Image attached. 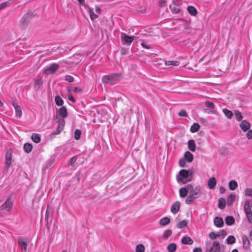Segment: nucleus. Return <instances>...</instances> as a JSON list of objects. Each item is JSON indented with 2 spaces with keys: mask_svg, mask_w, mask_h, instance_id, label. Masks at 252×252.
Masks as SVG:
<instances>
[{
  "mask_svg": "<svg viewBox=\"0 0 252 252\" xmlns=\"http://www.w3.org/2000/svg\"><path fill=\"white\" fill-rule=\"evenodd\" d=\"M88 12L90 15V18L93 20L94 19H95L98 17V16L95 14L94 11L91 9L90 8H88Z\"/></svg>",
  "mask_w": 252,
  "mask_h": 252,
  "instance_id": "c9c22d12",
  "label": "nucleus"
},
{
  "mask_svg": "<svg viewBox=\"0 0 252 252\" xmlns=\"http://www.w3.org/2000/svg\"><path fill=\"white\" fill-rule=\"evenodd\" d=\"M159 4L161 7H164L166 5V1L165 0H160Z\"/></svg>",
  "mask_w": 252,
  "mask_h": 252,
  "instance_id": "bf43d9fd",
  "label": "nucleus"
},
{
  "mask_svg": "<svg viewBox=\"0 0 252 252\" xmlns=\"http://www.w3.org/2000/svg\"><path fill=\"white\" fill-rule=\"evenodd\" d=\"M179 164L182 167H184L186 165V160L184 158H182L179 160Z\"/></svg>",
  "mask_w": 252,
  "mask_h": 252,
  "instance_id": "13d9d810",
  "label": "nucleus"
},
{
  "mask_svg": "<svg viewBox=\"0 0 252 252\" xmlns=\"http://www.w3.org/2000/svg\"><path fill=\"white\" fill-rule=\"evenodd\" d=\"M188 148L191 151L194 152L196 151V144L193 140H189L188 142Z\"/></svg>",
  "mask_w": 252,
  "mask_h": 252,
  "instance_id": "dca6fc26",
  "label": "nucleus"
},
{
  "mask_svg": "<svg viewBox=\"0 0 252 252\" xmlns=\"http://www.w3.org/2000/svg\"><path fill=\"white\" fill-rule=\"evenodd\" d=\"M172 233V232L171 230H166L164 231L162 237L163 238L166 239L171 235Z\"/></svg>",
  "mask_w": 252,
  "mask_h": 252,
  "instance_id": "37998d69",
  "label": "nucleus"
},
{
  "mask_svg": "<svg viewBox=\"0 0 252 252\" xmlns=\"http://www.w3.org/2000/svg\"><path fill=\"white\" fill-rule=\"evenodd\" d=\"M73 91L76 93L80 94L82 92V90L78 87H75Z\"/></svg>",
  "mask_w": 252,
  "mask_h": 252,
  "instance_id": "e2e57ef3",
  "label": "nucleus"
},
{
  "mask_svg": "<svg viewBox=\"0 0 252 252\" xmlns=\"http://www.w3.org/2000/svg\"><path fill=\"white\" fill-rule=\"evenodd\" d=\"M222 111H223L224 114L225 115V116L226 117H227L228 119H231L233 116L232 112L231 111L228 110L227 109H223Z\"/></svg>",
  "mask_w": 252,
  "mask_h": 252,
  "instance_id": "f704fd0d",
  "label": "nucleus"
},
{
  "mask_svg": "<svg viewBox=\"0 0 252 252\" xmlns=\"http://www.w3.org/2000/svg\"><path fill=\"white\" fill-rule=\"evenodd\" d=\"M59 113L60 116L63 118L66 117L67 116V110L65 107L63 106L59 110Z\"/></svg>",
  "mask_w": 252,
  "mask_h": 252,
  "instance_id": "412c9836",
  "label": "nucleus"
},
{
  "mask_svg": "<svg viewBox=\"0 0 252 252\" xmlns=\"http://www.w3.org/2000/svg\"><path fill=\"white\" fill-rule=\"evenodd\" d=\"M218 235L214 232L209 233V237L211 239H216Z\"/></svg>",
  "mask_w": 252,
  "mask_h": 252,
  "instance_id": "4d7b16f0",
  "label": "nucleus"
},
{
  "mask_svg": "<svg viewBox=\"0 0 252 252\" xmlns=\"http://www.w3.org/2000/svg\"><path fill=\"white\" fill-rule=\"evenodd\" d=\"M82 60V56L80 54H75L72 57H70L68 60L65 61V62L71 65V66H75L78 64Z\"/></svg>",
  "mask_w": 252,
  "mask_h": 252,
  "instance_id": "20e7f679",
  "label": "nucleus"
},
{
  "mask_svg": "<svg viewBox=\"0 0 252 252\" xmlns=\"http://www.w3.org/2000/svg\"><path fill=\"white\" fill-rule=\"evenodd\" d=\"M65 80L69 82H72L74 80L73 76L68 75L65 76Z\"/></svg>",
  "mask_w": 252,
  "mask_h": 252,
  "instance_id": "864d4df0",
  "label": "nucleus"
},
{
  "mask_svg": "<svg viewBox=\"0 0 252 252\" xmlns=\"http://www.w3.org/2000/svg\"><path fill=\"white\" fill-rule=\"evenodd\" d=\"M178 115L180 117H187L188 114L187 112L184 110H180L178 113Z\"/></svg>",
  "mask_w": 252,
  "mask_h": 252,
  "instance_id": "5fc2aeb1",
  "label": "nucleus"
},
{
  "mask_svg": "<svg viewBox=\"0 0 252 252\" xmlns=\"http://www.w3.org/2000/svg\"><path fill=\"white\" fill-rule=\"evenodd\" d=\"M225 221L228 225H231L234 223L235 220L232 216H227L225 218Z\"/></svg>",
  "mask_w": 252,
  "mask_h": 252,
  "instance_id": "cd10ccee",
  "label": "nucleus"
},
{
  "mask_svg": "<svg viewBox=\"0 0 252 252\" xmlns=\"http://www.w3.org/2000/svg\"><path fill=\"white\" fill-rule=\"evenodd\" d=\"M205 105L206 107H207L210 109H213L215 108V105H214V103L211 102L206 101Z\"/></svg>",
  "mask_w": 252,
  "mask_h": 252,
  "instance_id": "3c124183",
  "label": "nucleus"
},
{
  "mask_svg": "<svg viewBox=\"0 0 252 252\" xmlns=\"http://www.w3.org/2000/svg\"><path fill=\"white\" fill-rule=\"evenodd\" d=\"M200 189L199 187H196L195 189L191 190L189 195L194 199H196L200 195Z\"/></svg>",
  "mask_w": 252,
  "mask_h": 252,
  "instance_id": "f8f14e48",
  "label": "nucleus"
},
{
  "mask_svg": "<svg viewBox=\"0 0 252 252\" xmlns=\"http://www.w3.org/2000/svg\"><path fill=\"white\" fill-rule=\"evenodd\" d=\"M251 204H250V200L249 199H247L244 203V209L245 213H247L249 212H251Z\"/></svg>",
  "mask_w": 252,
  "mask_h": 252,
  "instance_id": "6ab92c4d",
  "label": "nucleus"
},
{
  "mask_svg": "<svg viewBox=\"0 0 252 252\" xmlns=\"http://www.w3.org/2000/svg\"><path fill=\"white\" fill-rule=\"evenodd\" d=\"M228 186L230 190H234L237 188L238 184L235 181L231 180L229 182Z\"/></svg>",
  "mask_w": 252,
  "mask_h": 252,
  "instance_id": "b1692460",
  "label": "nucleus"
},
{
  "mask_svg": "<svg viewBox=\"0 0 252 252\" xmlns=\"http://www.w3.org/2000/svg\"><path fill=\"white\" fill-rule=\"evenodd\" d=\"M32 148V145L29 143H26L24 146V149L25 151L28 153L31 152Z\"/></svg>",
  "mask_w": 252,
  "mask_h": 252,
  "instance_id": "e433bc0d",
  "label": "nucleus"
},
{
  "mask_svg": "<svg viewBox=\"0 0 252 252\" xmlns=\"http://www.w3.org/2000/svg\"><path fill=\"white\" fill-rule=\"evenodd\" d=\"M180 208V203L179 201H176L172 204L171 211L174 214H176L179 211Z\"/></svg>",
  "mask_w": 252,
  "mask_h": 252,
  "instance_id": "ddd939ff",
  "label": "nucleus"
},
{
  "mask_svg": "<svg viewBox=\"0 0 252 252\" xmlns=\"http://www.w3.org/2000/svg\"><path fill=\"white\" fill-rule=\"evenodd\" d=\"M43 84L42 79L40 78H37L35 80L34 82V88L38 89Z\"/></svg>",
  "mask_w": 252,
  "mask_h": 252,
  "instance_id": "393cba45",
  "label": "nucleus"
},
{
  "mask_svg": "<svg viewBox=\"0 0 252 252\" xmlns=\"http://www.w3.org/2000/svg\"><path fill=\"white\" fill-rule=\"evenodd\" d=\"M165 64L167 66L174 67L178 66L180 64V63L177 61H168L165 62Z\"/></svg>",
  "mask_w": 252,
  "mask_h": 252,
  "instance_id": "aec40b11",
  "label": "nucleus"
},
{
  "mask_svg": "<svg viewBox=\"0 0 252 252\" xmlns=\"http://www.w3.org/2000/svg\"><path fill=\"white\" fill-rule=\"evenodd\" d=\"M214 221L215 225L218 227H221L223 225V220L220 217H216Z\"/></svg>",
  "mask_w": 252,
  "mask_h": 252,
  "instance_id": "2eb2a0df",
  "label": "nucleus"
},
{
  "mask_svg": "<svg viewBox=\"0 0 252 252\" xmlns=\"http://www.w3.org/2000/svg\"><path fill=\"white\" fill-rule=\"evenodd\" d=\"M235 199V196L233 194H230L227 198V204L228 205L230 206L232 204L233 201Z\"/></svg>",
  "mask_w": 252,
  "mask_h": 252,
  "instance_id": "c85d7f7f",
  "label": "nucleus"
},
{
  "mask_svg": "<svg viewBox=\"0 0 252 252\" xmlns=\"http://www.w3.org/2000/svg\"><path fill=\"white\" fill-rule=\"evenodd\" d=\"M18 243L19 246L21 248L22 251L23 252H26L27 247V241L26 239L19 238L18 239Z\"/></svg>",
  "mask_w": 252,
  "mask_h": 252,
  "instance_id": "9d476101",
  "label": "nucleus"
},
{
  "mask_svg": "<svg viewBox=\"0 0 252 252\" xmlns=\"http://www.w3.org/2000/svg\"><path fill=\"white\" fill-rule=\"evenodd\" d=\"M235 238L233 236H229L227 238V243L228 244H233L235 242Z\"/></svg>",
  "mask_w": 252,
  "mask_h": 252,
  "instance_id": "c03bdc74",
  "label": "nucleus"
},
{
  "mask_svg": "<svg viewBox=\"0 0 252 252\" xmlns=\"http://www.w3.org/2000/svg\"><path fill=\"white\" fill-rule=\"evenodd\" d=\"M177 249V246L175 243L170 244L167 248L169 252H175Z\"/></svg>",
  "mask_w": 252,
  "mask_h": 252,
  "instance_id": "c756f323",
  "label": "nucleus"
},
{
  "mask_svg": "<svg viewBox=\"0 0 252 252\" xmlns=\"http://www.w3.org/2000/svg\"><path fill=\"white\" fill-rule=\"evenodd\" d=\"M68 91V99L72 101V102H74L75 101V99L74 98V97H73L72 95L70 93V89H68L67 90Z\"/></svg>",
  "mask_w": 252,
  "mask_h": 252,
  "instance_id": "603ef678",
  "label": "nucleus"
},
{
  "mask_svg": "<svg viewBox=\"0 0 252 252\" xmlns=\"http://www.w3.org/2000/svg\"><path fill=\"white\" fill-rule=\"evenodd\" d=\"M247 137L249 139H252V130H250L247 133Z\"/></svg>",
  "mask_w": 252,
  "mask_h": 252,
  "instance_id": "680f3d73",
  "label": "nucleus"
},
{
  "mask_svg": "<svg viewBox=\"0 0 252 252\" xmlns=\"http://www.w3.org/2000/svg\"><path fill=\"white\" fill-rule=\"evenodd\" d=\"M32 140L35 143H38L40 141V137L39 134L33 133L32 135Z\"/></svg>",
  "mask_w": 252,
  "mask_h": 252,
  "instance_id": "2f4dec72",
  "label": "nucleus"
},
{
  "mask_svg": "<svg viewBox=\"0 0 252 252\" xmlns=\"http://www.w3.org/2000/svg\"><path fill=\"white\" fill-rule=\"evenodd\" d=\"M244 194L246 196L252 197V189H246L244 190Z\"/></svg>",
  "mask_w": 252,
  "mask_h": 252,
  "instance_id": "49530a36",
  "label": "nucleus"
},
{
  "mask_svg": "<svg viewBox=\"0 0 252 252\" xmlns=\"http://www.w3.org/2000/svg\"><path fill=\"white\" fill-rule=\"evenodd\" d=\"M240 126L244 131L248 130L250 127V124L246 120H243L240 124Z\"/></svg>",
  "mask_w": 252,
  "mask_h": 252,
  "instance_id": "4468645a",
  "label": "nucleus"
},
{
  "mask_svg": "<svg viewBox=\"0 0 252 252\" xmlns=\"http://www.w3.org/2000/svg\"><path fill=\"white\" fill-rule=\"evenodd\" d=\"M225 206V200L223 198H220L219 200V207L220 209H223Z\"/></svg>",
  "mask_w": 252,
  "mask_h": 252,
  "instance_id": "473e14b6",
  "label": "nucleus"
},
{
  "mask_svg": "<svg viewBox=\"0 0 252 252\" xmlns=\"http://www.w3.org/2000/svg\"><path fill=\"white\" fill-rule=\"evenodd\" d=\"M189 175V171L185 169L181 170L179 173V176L177 177V179L178 182H181L183 184L187 183V181L186 179L188 178Z\"/></svg>",
  "mask_w": 252,
  "mask_h": 252,
  "instance_id": "39448f33",
  "label": "nucleus"
},
{
  "mask_svg": "<svg viewBox=\"0 0 252 252\" xmlns=\"http://www.w3.org/2000/svg\"><path fill=\"white\" fill-rule=\"evenodd\" d=\"M206 247V250L209 252H220V245L218 241H214L212 245L209 242H207Z\"/></svg>",
  "mask_w": 252,
  "mask_h": 252,
  "instance_id": "7ed1b4c3",
  "label": "nucleus"
},
{
  "mask_svg": "<svg viewBox=\"0 0 252 252\" xmlns=\"http://www.w3.org/2000/svg\"><path fill=\"white\" fill-rule=\"evenodd\" d=\"M169 9L173 14H179L182 10L180 7V2L179 0H172V3L169 5Z\"/></svg>",
  "mask_w": 252,
  "mask_h": 252,
  "instance_id": "f03ea898",
  "label": "nucleus"
},
{
  "mask_svg": "<svg viewBox=\"0 0 252 252\" xmlns=\"http://www.w3.org/2000/svg\"><path fill=\"white\" fill-rule=\"evenodd\" d=\"M234 113H235V118L237 121H240V120H241L242 119L243 116L240 111L236 110L235 111Z\"/></svg>",
  "mask_w": 252,
  "mask_h": 252,
  "instance_id": "79ce46f5",
  "label": "nucleus"
},
{
  "mask_svg": "<svg viewBox=\"0 0 252 252\" xmlns=\"http://www.w3.org/2000/svg\"><path fill=\"white\" fill-rule=\"evenodd\" d=\"M64 123H65L64 120L63 119H62L61 120V122H60V124L59 125L58 129H60V130H62L63 129V128L64 125Z\"/></svg>",
  "mask_w": 252,
  "mask_h": 252,
  "instance_id": "6e6d98bb",
  "label": "nucleus"
},
{
  "mask_svg": "<svg viewBox=\"0 0 252 252\" xmlns=\"http://www.w3.org/2000/svg\"><path fill=\"white\" fill-rule=\"evenodd\" d=\"M10 5V3L9 1H5L0 3V10L7 6H9Z\"/></svg>",
  "mask_w": 252,
  "mask_h": 252,
  "instance_id": "de8ad7c7",
  "label": "nucleus"
},
{
  "mask_svg": "<svg viewBox=\"0 0 252 252\" xmlns=\"http://www.w3.org/2000/svg\"><path fill=\"white\" fill-rule=\"evenodd\" d=\"M13 205V202L11 198H8L5 202L0 206L1 210H6L9 211L11 210Z\"/></svg>",
  "mask_w": 252,
  "mask_h": 252,
  "instance_id": "6e6552de",
  "label": "nucleus"
},
{
  "mask_svg": "<svg viewBox=\"0 0 252 252\" xmlns=\"http://www.w3.org/2000/svg\"><path fill=\"white\" fill-rule=\"evenodd\" d=\"M59 68V64L54 63L44 69V73L46 75L54 73Z\"/></svg>",
  "mask_w": 252,
  "mask_h": 252,
  "instance_id": "423d86ee",
  "label": "nucleus"
},
{
  "mask_svg": "<svg viewBox=\"0 0 252 252\" xmlns=\"http://www.w3.org/2000/svg\"><path fill=\"white\" fill-rule=\"evenodd\" d=\"M184 158L186 160L189 162H190L193 160V155L189 151L185 152L184 154Z\"/></svg>",
  "mask_w": 252,
  "mask_h": 252,
  "instance_id": "a211bd4d",
  "label": "nucleus"
},
{
  "mask_svg": "<svg viewBox=\"0 0 252 252\" xmlns=\"http://www.w3.org/2000/svg\"><path fill=\"white\" fill-rule=\"evenodd\" d=\"M200 128V125L198 123H194L193 125L191 126L190 131L192 132H196Z\"/></svg>",
  "mask_w": 252,
  "mask_h": 252,
  "instance_id": "7c9ffc66",
  "label": "nucleus"
},
{
  "mask_svg": "<svg viewBox=\"0 0 252 252\" xmlns=\"http://www.w3.org/2000/svg\"><path fill=\"white\" fill-rule=\"evenodd\" d=\"M121 39L123 44H130L133 41L134 37L133 36L127 35L125 33H123L121 34Z\"/></svg>",
  "mask_w": 252,
  "mask_h": 252,
  "instance_id": "1a4fd4ad",
  "label": "nucleus"
},
{
  "mask_svg": "<svg viewBox=\"0 0 252 252\" xmlns=\"http://www.w3.org/2000/svg\"><path fill=\"white\" fill-rule=\"evenodd\" d=\"M122 78L121 73H114L104 76L102 78L103 83L113 85L118 82Z\"/></svg>",
  "mask_w": 252,
  "mask_h": 252,
  "instance_id": "f257e3e1",
  "label": "nucleus"
},
{
  "mask_svg": "<svg viewBox=\"0 0 252 252\" xmlns=\"http://www.w3.org/2000/svg\"><path fill=\"white\" fill-rule=\"evenodd\" d=\"M193 252H202V250L200 248H195L193 250Z\"/></svg>",
  "mask_w": 252,
  "mask_h": 252,
  "instance_id": "0e129e2a",
  "label": "nucleus"
},
{
  "mask_svg": "<svg viewBox=\"0 0 252 252\" xmlns=\"http://www.w3.org/2000/svg\"><path fill=\"white\" fill-rule=\"evenodd\" d=\"M141 46L143 47L146 48V49H150V48H151L149 46L146 45V44L145 43H142L141 44Z\"/></svg>",
  "mask_w": 252,
  "mask_h": 252,
  "instance_id": "69168bd1",
  "label": "nucleus"
},
{
  "mask_svg": "<svg viewBox=\"0 0 252 252\" xmlns=\"http://www.w3.org/2000/svg\"><path fill=\"white\" fill-rule=\"evenodd\" d=\"M217 184L216 180L215 177H212L211 178L208 182V187L210 189H214Z\"/></svg>",
  "mask_w": 252,
  "mask_h": 252,
  "instance_id": "f3484780",
  "label": "nucleus"
},
{
  "mask_svg": "<svg viewBox=\"0 0 252 252\" xmlns=\"http://www.w3.org/2000/svg\"><path fill=\"white\" fill-rule=\"evenodd\" d=\"M95 11L97 13H100L101 10L99 7H96Z\"/></svg>",
  "mask_w": 252,
  "mask_h": 252,
  "instance_id": "774afa93",
  "label": "nucleus"
},
{
  "mask_svg": "<svg viewBox=\"0 0 252 252\" xmlns=\"http://www.w3.org/2000/svg\"><path fill=\"white\" fill-rule=\"evenodd\" d=\"M225 189L224 187H221L220 188V193H223L225 192Z\"/></svg>",
  "mask_w": 252,
  "mask_h": 252,
  "instance_id": "338daca9",
  "label": "nucleus"
},
{
  "mask_svg": "<svg viewBox=\"0 0 252 252\" xmlns=\"http://www.w3.org/2000/svg\"><path fill=\"white\" fill-rule=\"evenodd\" d=\"M55 102H56V104L59 106H62V105L63 103V99L59 96H56L55 97Z\"/></svg>",
  "mask_w": 252,
  "mask_h": 252,
  "instance_id": "58836bf2",
  "label": "nucleus"
},
{
  "mask_svg": "<svg viewBox=\"0 0 252 252\" xmlns=\"http://www.w3.org/2000/svg\"><path fill=\"white\" fill-rule=\"evenodd\" d=\"M249 222L252 223V211L245 213Z\"/></svg>",
  "mask_w": 252,
  "mask_h": 252,
  "instance_id": "09e8293b",
  "label": "nucleus"
},
{
  "mask_svg": "<svg viewBox=\"0 0 252 252\" xmlns=\"http://www.w3.org/2000/svg\"><path fill=\"white\" fill-rule=\"evenodd\" d=\"M81 135V130L78 129H76L75 131V132H74L75 138L76 140L79 139L80 138Z\"/></svg>",
  "mask_w": 252,
  "mask_h": 252,
  "instance_id": "a18cd8bd",
  "label": "nucleus"
},
{
  "mask_svg": "<svg viewBox=\"0 0 252 252\" xmlns=\"http://www.w3.org/2000/svg\"><path fill=\"white\" fill-rule=\"evenodd\" d=\"M145 247L143 244H138L136 247V252H144Z\"/></svg>",
  "mask_w": 252,
  "mask_h": 252,
  "instance_id": "a19ab883",
  "label": "nucleus"
},
{
  "mask_svg": "<svg viewBox=\"0 0 252 252\" xmlns=\"http://www.w3.org/2000/svg\"><path fill=\"white\" fill-rule=\"evenodd\" d=\"M187 10L189 13L192 16H195L197 14V10L193 6H189Z\"/></svg>",
  "mask_w": 252,
  "mask_h": 252,
  "instance_id": "a878e982",
  "label": "nucleus"
},
{
  "mask_svg": "<svg viewBox=\"0 0 252 252\" xmlns=\"http://www.w3.org/2000/svg\"><path fill=\"white\" fill-rule=\"evenodd\" d=\"M194 199H195L193 197H192L191 196H190L189 194V195L187 197V198L186 199V202L188 204H191L192 202V201Z\"/></svg>",
  "mask_w": 252,
  "mask_h": 252,
  "instance_id": "8fccbe9b",
  "label": "nucleus"
},
{
  "mask_svg": "<svg viewBox=\"0 0 252 252\" xmlns=\"http://www.w3.org/2000/svg\"><path fill=\"white\" fill-rule=\"evenodd\" d=\"M179 194L180 196L182 197H186L188 194L187 189H185V188L180 189L179 190Z\"/></svg>",
  "mask_w": 252,
  "mask_h": 252,
  "instance_id": "4c0bfd02",
  "label": "nucleus"
},
{
  "mask_svg": "<svg viewBox=\"0 0 252 252\" xmlns=\"http://www.w3.org/2000/svg\"><path fill=\"white\" fill-rule=\"evenodd\" d=\"M243 246L245 249H248L249 247L250 241L247 237H244L243 238Z\"/></svg>",
  "mask_w": 252,
  "mask_h": 252,
  "instance_id": "72a5a7b5",
  "label": "nucleus"
},
{
  "mask_svg": "<svg viewBox=\"0 0 252 252\" xmlns=\"http://www.w3.org/2000/svg\"><path fill=\"white\" fill-rule=\"evenodd\" d=\"M14 107L15 110V115L18 118H21L22 114V109L21 107L18 105H14Z\"/></svg>",
  "mask_w": 252,
  "mask_h": 252,
  "instance_id": "4be33fe9",
  "label": "nucleus"
},
{
  "mask_svg": "<svg viewBox=\"0 0 252 252\" xmlns=\"http://www.w3.org/2000/svg\"><path fill=\"white\" fill-rule=\"evenodd\" d=\"M170 220L167 217H164L159 221V224L161 226H165L170 223Z\"/></svg>",
  "mask_w": 252,
  "mask_h": 252,
  "instance_id": "5701e85b",
  "label": "nucleus"
},
{
  "mask_svg": "<svg viewBox=\"0 0 252 252\" xmlns=\"http://www.w3.org/2000/svg\"><path fill=\"white\" fill-rule=\"evenodd\" d=\"M12 162V151L11 149H8L5 154V164L7 168L11 165Z\"/></svg>",
  "mask_w": 252,
  "mask_h": 252,
  "instance_id": "0eeeda50",
  "label": "nucleus"
},
{
  "mask_svg": "<svg viewBox=\"0 0 252 252\" xmlns=\"http://www.w3.org/2000/svg\"><path fill=\"white\" fill-rule=\"evenodd\" d=\"M32 18V14L30 13H27L25 14L21 20V24L23 26L27 25L30 21Z\"/></svg>",
  "mask_w": 252,
  "mask_h": 252,
  "instance_id": "9b49d317",
  "label": "nucleus"
},
{
  "mask_svg": "<svg viewBox=\"0 0 252 252\" xmlns=\"http://www.w3.org/2000/svg\"><path fill=\"white\" fill-rule=\"evenodd\" d=\"M188 224V223L187 222L186 220H183L182 221H181L180 222H179L177 224V227L179 228H183L185 227H186Z\"/></svg>",
  "mask_w": 252,
  "mask_h": 252,
  "instance_id": "ea45409f",
  "label": "nucleus"
},
{
  "mask_svg": "<svg viewBox=\"0 0 252 252\" xmlns=\"http://www.w3.org/2000/svg\"><path fill=\"white\" fill-rule=\"evenodd\" d=\"M182 242L184 244L191 245L193 241L189 237H184L182 239Z\"/></svg>",
  "mask_w": 252,
  "mask_h": 252,
  "instance_id": "bb28decb",
  "label": "nucleus"
},
{
  "mask_svg": "<svg viewBox=\"0 0 252 252\" xmlns=\"http://www.w3.org/2000/svg\"><path fill=\"white\" fill-rule=\"evenodd\" d=\"M185 188L187 189V190L188 192H190L191 189H194L193 186L190 184L188 185Z\"/></svg>",
  "mask_w": 252,
  "mask_h": 252,
  "instance_id": "052dcab7",
  "label": "nucleus"
}]
</instances>
